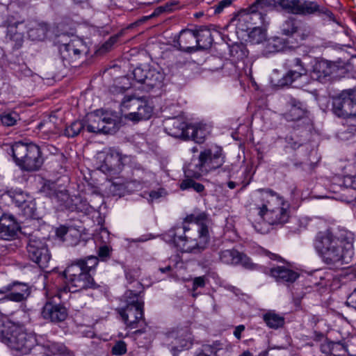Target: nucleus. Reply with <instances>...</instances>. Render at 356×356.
<instances>
[{"mask_svg": "<svg viewBox=\"0 0 356 356\" xmlns=\"http://www.w3.org/2000/svg\"><path fill=\"white\" fill-rule=\"evenodd\" d=\"M208 216L202 212L187 216L181 225H177L165 234L168 243L184 252H197L204 250L209 241Z\"/></svg>", "mask_w": 356, "mask_h": 356, "instance_id": "1", "label": "nucleus"}, {"mask_svg": "<svg viewBox=\"0 0 356 356\" xmlns=\"http://www.w3.org/2000/svg\"><path fill=\"white\" fill-rule=\"evenodd\" d=\"M258 205L259 215L269 224L286 223L289 218V204L276 193L270 190H261Z\"/></svg>", "mask_w": 356, "mask_h": 356, "instance_id": "2", "label": "nucleus"}, {"mask_svg": "<svg viewBox=\"0 0 356 356\" xmlns=\"http://www.w3.org/2000/svg\"><path fill=\"white\" fill-rule=\"evenodd\" d=\"M271 5L289 14L300 16L324 14L330 19H334L332 12L321 7L316 1L309 0H257L254 6L263 8Z\"/></svg>", "mask_w": 356, "mask_h": 356, "instance_id": "3", "label": "nucleus"}, {"mask_svg": "<svg viewBox=\"0 0 356 356\" xmlns=\"http://www.w3.org/2000/svg\"><path fill=\"white\" fill-rule=\"evenodd\" d=\"M12 153L16 164L24 170H37L43 163L40 147L32 143H15L12 146Z\"/></svg>", "mask_w": 356, "mask_h": 356, "instance_id": "4", "label": "nucleus"}, {"mask_svg": "<svg viewBox=\"0 0 356 356\" xmlns=\"http://www.w3.org/2000/svg\"><path fill=\"white\" fill-rule=\"evenodd\" d=\"M314 247L323 261L327 265H334L343 259L339 240L328 232H319L316 235Z\"/></svg>", "mask_w": 356, "mask_h": 356, "instance_id": "5", "label": "nucleus"}, {"mask_svg": "<svg viewBox=\"0 0 356 356\" xmlns=\"http://www.w3.org/2000/svg\"><path fill=\"white\" fill-rule=\"evenodd\" d=\"M0 332L1 341L10 348L25 355L29 353L32 350L37 352L38 337L22 331L17 327L9 331L1 330Z\"/></svg>", "mask_w": 356, "mask_h": 356, "instance_id": "6", "label": "nucleus"}, {"mask_svg": "<svg viewBox=\"0 0 356 356\" xmlns=\"http://www.w3.org/2000/svg\"><path fill=\"white\" fill-rule=\"evenodd\" d=\"M140 291L129 290L125 293L126 306L117 309L122 320L130 329L138 327L143 321L144 302L139 297Z\"/></svg>", "mask_w": 356, "mask_h": 356, "instance_id": "7", "label": "nucleus"}, {"mask_svg": "<svg viewBox=\"0 0 356 356\" xmlns=\"http://www.w3.org/2000/svg\"><path fill=\"white\" fill-rule=\"evenodd\" d=\"M120 111L125 119L139 122L149 119L153 108L145 98L130 95L124 97L121 103Z\"/></svg>", "mask_w": 356, "mask_h": 356, "instance_id": "8", "label": "nucleus"}, {"mask_svg": "<svg viewBox=\"0 0 356 356\" xmlns=\"http://www.w3.org/2000/svg\"><path fill=\"white\" fill-rule=\"evenodd\" d=\"M120 120L115 113L105 111L101 115L99 112L88 118L87 131L94 134H112L120 128Z\"/></svg>", "mask_w": 356, "mask_h": 356, "instance_id": "9", "label": "nucleus"}, {"mask_svg": "<svg viewBox=\"0 0 356 356\" xmlns=\"http://www.w3.org/2000/svg\"><path fill=\"white\" fill-rule=\"evenodd\" d=\"M69 290L73 292L95 288L96 284L91 275L76 261L69 265L63 271Z\"/></svg>", "mask_w": 356, "mask_h": 356, "instance_id": "10", "label": "nucleus"}, {"mask_svg": "<svg viewBox=\"0 0 356 356\" xmlns=\"http://www.w3.org/2000/svg\"><path fill=\"white\" fill-rule=\"evenodd\" d=\"M334 113L339 118L356 116V91L344 90L334 97L332 102Z\"/></svg>", "mask_w": 356, "mask_h": 356, "instance_id": "11", "label": "nucleus"}, {"mask_svg": "<svg viewBox=\"0 0 356 356\" xmlns=\"http://www.w3.org/2000/svg\"><path fill=\"white\" fill-rule=\"evenodd\" d=\"M26 249L29 259L40 268L49 267L51 256L44 241L32 236L29 240Z\"/></svg>", "mask_w": 356, "mask_h": 356, "instance_id": "12", "label": "nucleus"}, {"mask_svg": "<svg viewBox=\"0 0 356 356\" xmlns=\"http://www.w3.org/2000/svg\"><path fill=\"white\" fill-rule=\"evenodd\" d=\"M166 341L171 347L172 351L180 352L192 346L193 339L190 330L188 327H182L169 332L166 335Z\"/></svg>", "mask_w": 356, "mask_h": 356, "instance_id": "13", "label": "nucleus"}, {"mask_svg": "<svg viewBox=\"0 0 356 356\" xmlns=\"http://www.w3.org/2000/svg\"><path fill=\"white\" fill-rule=\"evenodd\" d=\"M198 158L207 173L221 167L225 163L222 149L218 146L204 149Z\"/></svg>", "mask_w": 356, "mask_h": 356, "instance_id": "14", "label": "nucleus"}, {"mask_svg": "<svg viewBox=\"0 0 356 356\" xmlns=\"http://www.w3.org/2000/svg\"><path fill=\"white\" fill-rule=\"evenodd\" d=\"M101 164L99 170L104 173H112L120 168L122 164L121 154L116 150L110 149L106 153L99 154Z\"/></svg>", "mask_w": 356, "mask_h": 356, "instance_id": "15", "label": "nucleus"}, {"mask_svg": "<svg viewBox=\"0 0 356 356\" xmlns=\"http://www.w3.org/2000/svg\"><path fill=\"white\" fill-rule=\"evenodd\" d=\"M286 111L283 114L287 121H297L302 119L307 113L306 105L300 99L289 96L286 98Z\"/></svg>", "mask_w": 356, "mask_h": 356, "instance_id": "16", "label": "nucleus"}, {"mask_svg": "<svg viewBox=\"0 0 356 356\" xmlns=\"http://www.w3.org/2000/svg\"><path fill=\"white\" fill-rule=\"evenodd\" d=\"M67 315V309L63 305L56 303L52 300L46 302L42 311V317L53 323L64 321Z\"/></svg>", "mask_w": 356, "mask_h": 356, "instance_id": "17", "label": "nucleus"}, {"mask_svg": "<svg viewBox=\"0 0 356 356\" xmlns=\"http://www.w3.org/2000/svg\"><path fill=\"white\" fill-rule=\"evenodd\" d=\"M290 67L291 69L280 80L282 86L292 85L300 79L307 81V70L303 66L300 58H294Z\"/></svg>", "mask_w": 356, "mask_h": 356, "instance_id": "18", "label": "nucleus"}, {"mask_svg": "<svg viewBox=\"0 0 356 356\" xmlns=\"http://www.w3.org/2000/svg\"><path fill=\"white\" fill-rule=\"evenodd\" d=\"M173 42L174 47L181 51L188 53L197 51L195 31L190 29L182 30L179 35L175 38Z\"/></svg>", "mask_w": 356, "mask_h": 356, "instance_id": "19", "label": "nucleus"}, {"mask_svg": "<svg viewBox=\"0 0 356 356\" xmlns=\"http://www.w3.org/2000/svg\"><path fill=\"white\" fill-rule=\"evenodd\" d=\"M8 300L19 302L26 300L31 294L29 286L24 282H15L6 286Z\"/></svg>", "mask_w": 356, "mask_h": 356, "instance_id": "20", "label": "nucleus"}, {"mask_svg": "<svg viewBox=\"0 0 356 356\" xmlns=\"http://www.w3.org/2000/svg\"><path fill=\"white\" fill-rule=\"evenodd\" d=\"M43 350L44 354L49 355H64L67 353V348L63 343L47 339L44 336H38L37 351Z\"/></svg>", "mask_w": 356, "mask_h": 356, "instance_id": "21", "label": "nucleus"}, {"mask_svg": "<svg viewBox=\"0 0 356 356\" xmlns=\"http://www.w3.org/2000/svg\"><path fill=\"white\" fill-rule=\"evenodd\" d=\"M187 124L181 118H173L165 122V130L174 138L186 140L188 138Z\"/></svg>", "mask_w": 356, "mask_h": 356, "instance_id": "22", "label": "nucleus"}, {"mask_svg": "<svg viewBox=\"0 0 356 356\" xmlns=\"http://www.w3.org/2000/svg\"><path fill=\"white\" fill-rule=\"evenodd\" d=\"M19 229V227L11 216L3 215L0 218V239H13Z\"/></svg>", "mask_w": 356, "mask_h": 356, "instance_id": "23", "label": "nucleus"}, {"mask_svg": "<svg viewBox=\"0 0 356 356\" xmlns=\"http://www.w3.org/2000/svg\"><path fill=\"white\" fill-rule=\"evenodd\" d=\"M270 275L277 282L290 284L294 282L299 277V274L284 266H277L270 269Z\"/></svg>", "mask_w": 356, "mask_h": 356, "instance_id": "24", "label": "nucleus"}, {"mask_svg": "<svg viewBox=\"0 0 356 356\" xmlns=\"http://www.w3.org/2000/svg\"><path fill=\"white\" fill-rule=\"evenodd\" d=\"M85 50V46L80 40H76L60 45L59 51L63 58H76Z\"/></svg>", "mask_w": 356, "mask_h": 356, "instance_id": "25", "label": "nucleus"}, {"mask_svg": "<svg viewBox=\"0 0 356 356\" xmlns=\"http://www.w3.org/2000/svg\"><path fill=\"white\" fill-rule=\"evenodd\" d=\"M210 134L209 127L203 124H190L188 127V138L186 140H193L195 143H203L207 136Z\"/></svg>", "mask_w": 356, "mask_h": 356, "instance_id": "26", "label": "nucleus"}, {"mask_svg": "<svg viewBox=\"0 0 356 356\" xmlns=\"http://www.w3.org/2000/svg\"><path fill=\"white\" fill-rule=\"evenodd\" d=\"M196 35V47L198 49H207L209 48L213 42V37L210 29L201 26L195 30Z\"/></svg>", "mask_w": 356, "mask_h": 356, "instance_id": "27", "label": "nucleus"}, {"mask_svg": "<svg viewBox=\"0 0 356 356\" xmlns=\"http://www.w3.org/2000/svg\"><path fill=\"white\" fill-rule=\"evenodd\" d=\"M333 73H334V65L332 67L328 62H320L314 66L311 76L313 79L323 82Z\"/></svg>", "mask_w": 356, "mask_h": 356, "instance_id": "28", "label": "nucleus"}, {"mask_svg": "<svg viewBox=\"0 0 356 356\" xmlns=\"http://www.w3.org/2000/svg\"><path fill=\"white\" fill-rule=\"evenodd\" d=\"M48 30L46 23L33 22L29 24L28 35L31 40L40 41L45 38Z\"/></svg>", "mask_w": 356, "mask_h": 356, "instance_id": "29", "label": "nucleus"}, {"mask_svg": "<svg viewBox=\"0 0 356 356\" xmlns=\"http://www.w3.org/2000/svg\"><path fill=\"white\" fill-rule=\"evenodd\" d=\"M184 173L188 178L198 179L202 176L207 174L204 168L199 161V158L193 159L185 167Z\"/></svg>", "mask_w": 356, "mask_h": 356, "instance_id": "30", "label": "nucleus"}, {"mask_svg": "<svg viewBox=\"0 0 356 356\" xmlns=\"http://www.w3.org/2000/svg\"><path fill=\"white\" fill-rule=\"evenodd\" d=\"M287 47L284 39L275 37L266 41L264 54L266 55L284 51Z\"/></svg>", "mask_w": 356, "mask_h": 356, "instance_id": "31", "label": "nucleus"}, {"mask_svg": "<svg viewBox=\"0 0 356 356\" xmlns=\"http://www.w3.org/2000/svg\"><path fill=\"white\" fill-rule=\"evenodd\" d=\"M266 325L271 329H278L284 326L285 323L284 317L275 311H268L263 314L262 317Z\"/></svg>", "mask_w": 356, "mask_h": 356, "instance_id": "32", "label": "nucleus"}, {"mask_svg": "<svg viewBox=\"0 0 356 356\" xmlns=\"http://www.w3.org/2000/svg\"><path fill=\"white\" fill-rule=\"evenodd\" d=\"M13 200L17 207L22 208L24 215L28 217H32L34 215L35 204L31 202H28L22 193L15 195L13 197Z\"/></svg>", "mask_w": 356, "mask_h": 356, "instance_id": "33", "label": "nucleus"}, {"mask_svg": "<svg viewBox=\"0 0 356 356\" xmlns=\"http://www.w3.org/2000/svg\"><path fill=\"white\" fill-rule=\"evenodd\" d=\"M163 74L155 69H148L146 72L145 84L149 88L160 86L163 81Z\"/></svg>", "mask_w": 356, "mask_h": 356, "instance_id": "34", "label": "nucleus"}, {"mask_svg": "<svg viewBox=\"0 0 356 356\" xmlns=\"http://www.w3.org/2000/svg\"><path fill=\"white\" fill-rule=\"evenodd\" d=\"M239 252L232 250H222L219 252V259L225 264L238 265Z\"/></svg>", "mask_w": 356, "mask_h": 356, "instance_id": "35", "label": "nucleus"}, {"mask_svg": "<svg viewBox=\"0 0 356 356\" xmlns=\"http://www.w3.org/2000/svg\"><path fill=\"white\" fill-rule=\"evenodd\" d=\"M85 127L83 121L76 120L67 126L65 129L64 134L68 138H74L78 136Z\"/></svg>", "mask_w": 356, "mask_h": 356, "instance_id": "36", "label": "nucleus"}, {"mask_svg": "<svg viewBox=\"0 0 356 356\" xmlns=\"http://www.w3.org/2000/svg\"><path fill=\"white\" fill-rule=\"evenodd\" d=\"M297 31L298 26L296 25V21L292 17L288 18L281 26V31L282 34L285 35H291L297 32Z\"/></svg>", "mask_w": 356, "mask_h": 356, "instance_id": "37", "label": "nucleus"}, {"mask_svg": "<svg viewBox=\"0 0 356 356\" xmlns=\"http://www.w3.org/2000/svg\"><path fill=\"white\" fill-rule=\"evenodd\" d=\"M180 188L181 190L193 189L197 193H202L204 190V186L202 184L197 183L191 179H186L183 180L180 184Z\"/></svg>", "mask_w": 356, "mask_h": 356, "instance_id": "38", "label": "nucleus"}, {"mask_svg": "<svg viewBox=\"0 0 356 356\" xmlns=\"http://www.w3.org/2000/svg\"><path fill=\"white\" fill-rule=\"evenodd\" d=\"M75 261L90 273V271L98 264L99 260L97 257L90 256L86 259H79Z\"/></svg>", "mask_w": 356, "mask_h": 356, "instance_id": "39", "label": "nucleus"}, {"mask_svg": "<svg viewBox=\"0 0 356 356\" xmlns=\"http://www.w3.org/2000/svg\"><path fill=\"white\" fill-rule=\"evenodd\" d=\"M230 54L237 60H242L248 56V51L243 44L232 45L230 49Z\"/></svg>", "mask_w": 356, "mask_h": 356, "instance_id": "40", "label": "nucleus"}, {"mask_svg": "<svg viewBox=\"0 0 356 356\" xmlns=\"http://www.w3.org/2000/svg\"><path fill=\"white\" fill-rule=\"evenodd\" d=\"M250 40L254 44L262 42L266 39V33L260 28H254L249 34Z\"/></svg>", "mask_w": 356, "mask_h": 356, "instance_id": "41", "label": "nucleus"}, {"mask_svg": "<svg viewBox=\"0 0 356 356\" xmlns=\"http://www.w3.org/2000/svg\"><path fill=\"white\" fill-rule=\"evenodd\" d=\"M330 65L333 67L334 65V73L337 72L338 70H342V74L348 72L350 70H352L353 67L350 63V61H343L341 59L338 60L335 62H330Z\"/></svg>", "mask_w": 356, "mask_h": 356, "instance_id": "42", "label": "nucleus"}, {"mask_svg": "<svg viewBox=\"0 0 356 356\" xmlns=\"http://www.w3.org/2000/svg\"><path fill=\"white\" fill-rule=\"evenodd\" d=\"M238 264H241L243 267L249 270H254L258 268V265L254 264L251 259L247 255L239 252Z\"/></svg>", "mask_w": 356, "mask_h": 356, "instance_id": "43", "label": "nucleus"}, {"mask_svg": "<svg viewBox=\"0 0 356 356\" xmlns=\"http://www.w3.org/2000/svg\"><path fill=\"white\" fill-rule=\"evenodd\" d=\"M17 26L10 25L8 26V32L10 38L17 42L20 46L23 42V35L16 31Z\"/></svg>", "mask_w": 356, "mask_h": 356, "instance_id": "44", "label": "nucleus"}, {"mask_svg": "<svg viewBox=\"0 0 356 356\" xmlns=\"http://www.w3.org/2000/svg\"><path fill=\"white\" fill-rule=\"evenodd\" d=\"M41 191L44 195L53 198L58 190L55 183H46L42 186Z\"/></svg>", "mask_w": 356, "mask_h": 356, "instance_id": "45", "label": "nucleus"}, {"mask_svg": "<svg viewBox=\"0 0 356 356\" xmlns=\"http://www.w3.org/2000/svg\"><path fill=\"white\" fill-rule=\"evenodd\" d=\"M332 345H338L337 346H333V349H332L331 355L334 356H344L347 353V347L343 343L340 341L334 342Z\"/></svg>", "mask_w": 356, "mask_h": 356, "instance_id": "46", "label": "nucleus"}, {"mask_svg": "<svg viewBox=\"0 0 356 356\" xmlns=\"http://www.w3.org/2000/svg\"><path fill=\"white\" fill-rule=\"evenodd\" d=\"M111 353L114 355H122L127 353V344L122 341H118L112 348Z\"/></svg>", "mask_w": 356, "mask_h": 356, "instance_id": "47", "label": "nucleus"}, {"mask_svg": "<svg viewBox=\"0 0 356 356\" xmlns=\"http://www.w3.org/2000/svg\"><path fill=\"white\" fill-rule=\"evenodd\" d=\"M147 71V70H143L140 67H136V69H134L133 72V76L134 79L138 83L145 84Z\"/></svg>", "mask_w": 356, "mask_h": 356, "instance_id": "48", "label": "nucleus"}, {"mask_svg": "<svg viewBox=\"0 0 356 356\" xmlns=\"http://www.w3.org/2000/svg\"><path fill=\"white\" fill-rule=\"evenodd\" d=\"M1 120L6 126H13L17 122V115L15 113L3 114L1 117Z\"/></svg>", "mask_w": 356, "mask_h": 356, "instance_id": "49", "label": "nucleus"}, {"mask_svg": "<svg viewBox=\"0 0 356 356\" xmlns=\"http://www.w3.org/2000/svg\"><path fill=\"white\" fill-rule=\"evenodd\" d=\"M232 3V0H222L215 5L213 8L214 9L215 14L220 13L223 9L229 6Z\"/></svg>", "mask_w": 356, "mask_h": 356, "instance_id": "50", "label": "nucleus"}, {"mask_svg": "<svg viewBox=\"0 0 356 356\" xmlns=\"http://www.w3.org/2000/svg\"><path fill=\"white\" fill-rule=\"evenodd\" d=\"M333 341H326L321 343V350L322 353L326 354V355H331L332 349H333L332 345ZM335 346H337L338 345H334Z\"/></svg>", "mask_w": 356, "mask_h": 356, "instance_id": "51", "label": "nucleus"}, {"mask_svg": "<svg viewBox=\"0 0 356 356\" xmlns=\"http://www.w3.org/2000/svg\"><path fill=\"white\" fill-rule=\"evenodd\" d=\"M343 184L346 187H350L356 190V175H348L344 177Z\"/></svg>", "mask_w": 356, "mask_h": 356, "instance_id": "52", "label": "nucleus"}, {"mask_svg": "<svg viewBox=\"0 0 356 356\" xmlns=\"http://www.w3.org/2000/svg\"><path fill=\"white\" fill-rule=\"evenodd\" d=\"M52 199H55L58 202H63L68 199V194L65 191H57Z\"/></svg>", "mask_w": 356, "mask_h": 356, "instance_id": "53", "label": "nucleus"}, {"mask_svg": "<svg viewBox=\"0 0 356 356\" xmlns=\"http://www.w3.org/2000/svg\"><path fill=\"white\" fill-rule=\"evenodd\" d=\"M165 193L163 189H159L158 191H152L149 193V202H152L154 200H157L161 197Z\"/></svg>", "mask_w": 356, "mask_h": 356, "instance_id": "54", "label": "nucleus"}, {"mask_svg": "<svg viewBox=\"0 0 356 356\" xmlns=\"http://www.w3.org/2000/svg\"><path fill=\"white\" fill-rule=\"evenodd\" d=\"M205 286V278L204 276L195 277L193 280V290L197 289L199 287H204Z\"/></svg>", "mask_w": 356, "mask_h": 356, "instance_id": "55", "label": "nucleus"}, {"mask_svg": "<svg viewBox=\"0 0 356 356\" xmlns=\"http://www.w3.org/2000/svg\"><path fill=\"white\" fill-rule=\"evenodd\" d=\"M347 305L356 309V289L348 297Z\"/></svg>", "mask_w": 356, "mask_h": 356, "instance_id": "56", "label": "nucleus"}, {"mask_svg": "<svg viewBox=\"0 0 356 356\" xmlns=\"http://www.w3.org/2000/svg\"><path fill=\"white\" fill-rule=\"evenodd\" d=\"M109 254H110V249L108 246L103 245L99 248V251H98L99 257H100L102 258L108 257H109Z\"/></svg>", "mask_w": 356, "mask_h": 356, "instance_id": "57", "label": "nucleus"}, {"mask_svg": "<svg viewBox=\"0 0 356 356\" xmlns=\"http://www.w3.org/2000/svg\"><path fill=\"white\" fill-rule=\"evenodd\" d=\"M245 330V326L243 325H238L235 327L234 331V335L237 339H241V333Z\"/></svg>", "mask_w": 356, "mask_h": 356, "instance_id": "58", "label": "nucleus"}, {"mask_svg": "<svg viewBox=\"0 0 356 356\" xmlns=\"http://www.w3.org/2000/svg\"><path fill=\"white\" fill-rule=\"evenodd\" d=\"M67 233V228L66 227H60L56 229V235L59 238H63V236Z\"/></svg>", "mask_w": 356, "mask_h": 356, "instance_id": "59", "label": "nucleus"}, {"mask_svg": "<svg viewBox=\"0 0 356 356\" xmlns=\"http://www.w3.org/2000/svg\"><path fill=\"white\" fill-rule=\"evenodd\" d=\"M111 48H112V46L111 45V44L108 43V42L107 40L102 45L101 48L99 49V51L101 53H104V52L109 51Z\"/></svg>", "mask_w": 356, "mask_h": 356, "instance_id": "60", "label": "nucleus"}, {"mask_svg": "<svg viewBox=\"0 0 356 356\" xmlns=\"http://www.w3.org/2000/svg\"><path fill=\"white\" fill-rule=\"evenodd\" d=\"M8 293L6 286L0 289V301L8 300Z\"/></svg>", "mask_w": 356, "mask_h": 356, "instance_id": "61", "label": "nucleus"}, {"mask_svg": "<svg viewBox=\"0 0 356 356\" xmlns=\"http://www.w3.org/2000/svg\"><path fill=\"white\" fill-rule=\"evenodd\" d=\"M118 35H113V36H111L108 40V42L113 47V45L118 41Z\"/></svg>", "mask_w": 356, "mask_h": 356, "instance_id": "62", "label": "nucleus"}, {"mask_svg": "<svg viewBox=\"0 0 356 356\" xmlns=\"http://www.w3.org/2000/svg\"><path fill=\"white\" fill-rule=\"evenodd\" d=\"M171 270H172V267L170 266H167L165 268H159V270L162 273H168V272L171 271Z\"/></svg>", "mask_w": 356, "mask_h": 356, "instance_id": "63", "label": "nucleus"}, {"mask_svg": "<svg viewBox=\"0 0 356 356\" xmlns=\"http://www.w3.org/2000/svg\"><path fill=\"white\" fill-rule=\"evenodd\" d=\"M126 278L129 282V283H131L134 281V277L130 273H126Z\"/></svg>", "mask_w": 356, "mask_h": 356, "instance_id": "64", "label": "nucleus"}]
</instances>
